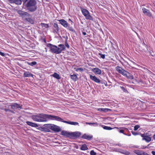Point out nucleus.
Masks as SVG:
<instances>
[{"label":"nucleus","mask_w":155,"mask_h":155,"mask_svg":"<svg viewBox=\"0 0 155 155\" xmlns=\"http://www.w3.org/2000/svg\"><path fill=\"white\" fill-rule=\"evenodd\" d=\"M25 4V7L30 12H35L37 8V2L36 0H21Z\"/></svg>","instance_id":"1"},{"label":"nucleus","mask_w":155,"mask_h":155,"mask_svg":"<svg viewBox=\"0 0 155 155\" xmlns=\"http://www.w3.org/2000/svg\"><path fill=\"white\" fill-rule=\"evenodd\" d=\"M32 117L33 120L35 121L38 122H45L47 121L46 117ZM55 118V119L58 121H61L64 123V121H66L64 120L62 118L60 117H51Z\"/></svg>","instance_id":"2"},{"label":"nucleus","mask_w":155,"mask_h":155,"mask_svg":"<svg viewBox=\"0 0 155 155\" xmlns=\"http://www.w3.org/2000/svg\"><path fill=\"white\" fill-rule=\"evenodd\" d=\"M116 69L117 71L119 73L123 75L124 76L127 77H128V78L130 79H133L134 77L132 75H130V77H129V76H128V74L130 75V73L124 70L121 67L117 66L116 67Z\"/></svg>","instance_id":"3"},{"label":"nucleus","mask_w":155,"mask_h":155,"mask_svg":"<svg viewBox=\"0 0 155 155\" xmlns=\"http://www.w3.org/2000/svg\"><path fill=\"white\" fill-rule=\"evenodd\" d=\"M80 9L83 15L85 17L86 19L94 21V19L90 15L89 11L82 7H80Z\"/></svg>","instance_id":"4"},{"label":"nucleus","mask_w":155,"mask_h":155,"mask_svg":"<svg viewBox=\"0 0 155 155\" xmlns=\"http://www.w3.org/2000/svg\"><path fill=\"white\" fill-rule=\"evenodd\" d=\"M47 46L50 48V50L52 52L56 54H60V52L58 50V47L57 46L50 43L47 44Z\"/></svg>","instance_id":"5"},{"label":"nucleus","mask_w":155,"mask_h":155,"mask_svg":"<svg viewBox=\"0 0 155 155\" xmlns=\"http://www.w3.org/2000/svg\"><path fill=\"white\" fill-rule=\"evenodd\" d=\"M47 127L55 132H59L61 130V129L59 126L53 124H48Z\"/></svg>","instance_id":"6"},{"label":"nucleus","mask_w":155,"mask_h":155,"mask_svg":"<svg viewBox=\"0 0 155 155\" xmlns=\"http://www.w3.org/2000/svg\"><path fill=\"white\" fill-rule=\"evenodd\" d=\"M18 13L22 17V18L25 17H29L31 16L30 14L27 12H25L21 10H19L18 11Z\"/></svg>","instance_id":"7"},{"label":"nucleus","mask_w":155,"mask_h":155,"mask_svg":"<svg viewBox=\"0 0 155 155\" xmlns=\"http://www.w3.org/2000/svg\"><path fill=\"white\" fill-rule=\"evenodd\" d=\"M146 134H141V136L143 137L142 140H145L147 142H149L151 141V138L149 136L146 135Z\"/></svg>","instance_id":"8"},{"label":"nucleus","mask_w":155,"mask_h":155,"mask_svg":"<svg viewBox=\"0 0 155 155\" xmlns=\"http://www.w3.org/2000/svg\"><path fill=\"white\" fill-rule=\"evenodd\" d=\"M11 108L12 109H22V105L16 103H13L11 105Z\"/></svg>","instance_id":"9"},{"label":"nucleus","mask_w":155,"mask_h":155,"mask_svg":"<svg viewBox=\"0 0 155 155\" xmlns=\"http://www.w3.org/2000/svg\"><path fill=\"white\" fill-rule=\"evenodd\" d=\"M147 46L143 42V43L139 46V49L141 51H143L145 52L146 51L148 50L147 48Z\"/></svg>","instance_id":"10"},{"label":"nucleus","mask_w":155,"mask_h":155,"mask_svg":"<svg viewBox=\"0 0 155 155\" xmlns=\"http://www.w3.org/2000/svg\"><path fill=\"white\" fill-rule=\"evenodd\" d=\"M58 21L64 27L67 28L68 26V24L64 20L62 19L59 20Z\"/></svg>","instance_id":"11"},{"label":"nucleus","mask_w":155,"mask_h":155,"mask_svg":"<svg viewBox=\"0 0 155 155\" xmlns=\"http://www.w3.org/2000/svg\"><path fill=\"white\" fill-rule=\"evenodd\" d=\"M142 11L143 13L146 15H147L149 17H151L152 15L150 12L149 10H147L145 8H143L142 9Z\"/></svg>","instance_id":"12"},{"label":"nucleus","mask_w":155,"mask_h":155,"mask_svg":"<svg viewBox=\"0 0 155 155\" xmlns=\"http://www.w3.org/2000/svg\"><path fill=\"white\" fill-rule=\"evenodd\" d=\"M97 110L102 113H106L112 111L111 109L108 108H99Z\"/></svg>","instance_id":"13"},{"label":"nucleus","mask_w":155,"mask_h":155,"mask_svg":"<svg viewBox=\"0 0 155 155\" xmlns=\"http://www.w3.org/2000/svg\"><path fill=\"white\" fill-rule=\"evenodd\" d=\"M90 79L96 83H100L101 82L100 80L95 76H92L90 75Z\"/></svg>","instance_id":"14"},{"label":"nucleus","mask_w":155,"mask_h":155,"mask_svg":"<svg viewBox=\"0 0 155 155\" xmlns=\"http://www.w3.org/2000/svg\"><path fill=\"white\" fill-rule=\"evenodd\" d=\"M11 3H15L17 5H21V0H8Z\"/></svg>","instance_id":"15"},{"label":"nucleus","mask_w":155,"mask_h":155,"mask_svg":"<svg viewBox=\"0 0 155 155\" xmlns=\"http://www.w3.org/2000/svg\"><path fill=\"white\" fill-rule=\"evenodd\" d=\"M92 71L95 74H100L101 73V71L98 68H94L92 69Z\"/></svg>","instance_id":"16"},{"label":"nucleus","mask_w":155,"mask_h":155,"mask_svg":"<svg viewBox=\"0 0 155 155\" xmlns=\"http://www.w3.org/2000/svg\"><path fill=\"white\" fill-rule=\"evenodd\" d=\"M81 135V133L78 132H76L71 133V137H73L75 138L79 137Z\"/></svg>","instance_id":"17"},{"label":"nucleus","mask_w":155,"mask_h":155,"mask_svg":"<svg viewBox=\"0 0 155 155\" xmlns=\"http://www.w3.org/2000/svg\"><path fill=\"white\" fill-rule=\"evenodd\" d=\"M92 135H89L86 134H84L82 136V137L83 139L90 140L92 138Z\"/></svg>","instance_id":"18"},{"label":"nucleus","mask_w":155,"mask_h":155,"mask_svg":"<svg viewBox=\"0 0 155 155\" xmlns=\"http://www.w3.org/2000/svg\"><path fill=\"white\" fill-rule=\"evenodd\" d=\"M61 135H62L66 136L67 137H71V133H69L65 131H62L61 132Z\"/></svg>","instance_id":"19"},{"label":"nucleus","mask_w":155,"mask_h":155,"mask_svg":"<svg viewBox=\"0 0 155 155\" xmlns=\"http://www.w3.org/2000/svg\"><path fill=\"white\" fill-rule=\"evenodd\" d=\"M58 46L59 47H60V48H58V50L60 52V54L61 52L62 51L65 50V47L63 44H60L58 45Z\"/></svg>","instance_id":"20"},{"label":"nucleus","mask_w":155,"mask_h":155,"mask_svg":"<svg viewBox=\"0 0 155 155\" xmlns=\"http://www.w3.org/2000/svg\"><path fill=\"white\" fill-rule=\"evenodd\" d=\"M26 123L28 125L32 127H38V126L37 124L30 121H26Z\"/></svg>","instance_id":"21"},{"label":"nucleus","mask_w":155,"mask_h":155,"mask_svg":"<svg viewBox=\"0 0 155 155\" xmlns=\"http://www.w3.org/2000/svg\"><path fill=\"white\" fill-rule=\"evenodd\" d=\"M48 124H45L44 125V127H43V131L50 132L51 130L49 128L47 127Z\"/></svg>","instance_id":"22"},{"label":"nucleus","mask_w":155,"mask_h":155,"mask_svg":"<svg viewBox=\"0 0 155 155\" xmlns=\"http://www.w3.org/2000/svg\"><path fill=\"white\" fill-rule=\"evenodd\" d=\"M134 152L138 155H143L144 151L139 150H134Z\"/></svg>","instance_id":"23"},{"label":"nucleus","mask_w":155,"mask_h":155,"mask_svg":"<svg viewBox=\"0 0 155 155\" xmlns=\"http://www.w3.org/2000/svg\"><path fill=\"white\" fill-rule=\"evenodd\" d=\"M64 123L74 125H78L79 124L78 123L76 122H73V121H64Z\"/></svg>","instance_id":"24"},{"label":"nucleus","mask_w":155,"mask_h":155,"mask_svg":"<svg viewBox=\"0 0 155 155\" xmlns=\"http://www.w3.org/2000/svg\"><path fill=\"white\" fill-rule=\"evenodd\" d=\"M24 77H33V75L32 74L28 72H25L24 73Z\"/></svg>","instance_id":"25"},{"label":"nucleus","mask_w":155,"mask_h":155,"mask_svg":"<svg viewBox=\"0 0 155 155\" xmlns=\"http://www.w3.org/2000/svg\"><path fill=\"white\" fill-rule=\"evenodd\" d=\"M118 152L125 155H130V154L129 151L127 150H120Z\"/></svg>","instance_id":"26"},{"label":"nucleus","mask_w":155,"mask_h":155,"mask_svg":"<svg viewBox=\"0 0 155 155\" xmlns=\"http://www.w3.org/2000/svg\"><path fill=\"white\" fill-rule=\"evenodd\" d=\"M101 127H103L104 130H110L113 129V128H112L110 127H108L107 126L104 125H100Z\"/></svg>","instance_id":"27"},{"label":"nucleus","mask_w":155,"mask_h":155,"mask_svg":"<svg viewBox=\"0 0 155 155\" xmlns=\"http://www.w3.org/2000/svg\"><path fill=\"white\" fill-rule=\"evenodd\" d=\"M56 116L54 115H49V114H38L37 115H32V116Z\"/></svg>","instance_id":"28"},{"label":"nucleus","mask_w":155,"mask_h":155,"mask_svg":"<svg viewBox=\"0 0 155 155\" xmlns=\"http://www.w3.org/2000/svg\"><path fill=\"white\" fill-rule=\"evenodd\" d=\"M71 79L73 80L74 81H76L78 79L77 75L75 74H73V75H71Z\"/></svg>","instance_id":"29"},{"label":"nucleus","mask_w":155,"mask_h":155,"mask_svg":"<svg viewBox=\"0 0 155 155\" xmlns=\"http://www.w3.org/2000/svg\"><path fill=\"white\" fill-rule=\"evenodd\" d=\"M52 76L58 80L60 79L61 78L59 75L56 73H54L52 74Z\"/></svg>","instance_id":"30"},{"label":"nucleus","mask_w":155,"mask_h":155,"mask_svg":"<svg viewBox=\"0 0 155 155\" xmlns=\"http://www.w3.org/2000/svg\"><path fill=\"white\" fill-rule=\"evenodd\" d=\"M54 27L56 28L54 30V32L57 33L58 31L59 30V28L58 27V25L57 23H54Z\"/></svg>","instance_id":"31"},{"label":"nucleus","mask_w":155,"mask_h":155,"mask_svg":"<svg viewBox=\"0 0 155 155\" xmlns=\"http://www.w3.org/2000/svg\"><path fill=\"white\" fill-rule=\"evenodd\" d=\"M25 19L26 21H28L31 24L34 23V21L32 18L29 17L28 18H25Z\"/></svg>","instance_id":"32"},{"label":"nucleus","mask_w":155,"mask_h":155,"mask_svg":"<svg viewBox=\"0 0 155 155\" xmlns=\"http://www.w3.org/2000/svg\"><path fill=\"white\" fill-rule=\"evenodd\" d=\"M88 147L86 144L83 145L80 148V149L82 150H85L88 149Z\"/></svg>","instance_id":"33"},{"label":"nucleus","mask_w":155,"mask_h":155,"mask_svg":"<svg viewBox=\"0 0 155 155\" xmlns=\"http://www.w3.org/2000/svg\"><path fill=\"white\" fill-rule=\"evenodd\" d=\"M86 124H89V125H93V126H97L98 125V124L97 123H88V122H86Z\"/></svg>","instance_id":"34"},{"label":"nucleus","mask_w":155,"mask_h":155,"mask_svg":"<svg viewBox=\"0 0 155 155\" xmlns=\"http://www.w3.org/2000/svg\"><path fill=\"white\" fill-rule=\"evenodd\" d=\"M3 110H5L6 113H8V114H9V113H14V112L13 111L9 109L4 108Z\"/></svg>","instance_id":"35"},{"label":"nucleus","mask_w":155,"mask_h":155,"mask_svg":"<svg viewBox=\"0 0 155 155\" xmlns=\"http://www.w3.org/2000/svg\"><path fill=\"white\" fill-rule=\"evenodd\" d=\"M68 29L70 31H72L73 32H75V31L73 28L72 27H70V26H68Z\"/></svg>","instance_id":"36"},{"label":"nucleus","mask_w":155,"mask_h":155,"mask_svg":"<svg viewBox=\"0 0 155 155\" xmlns=\"http://www.w3.org/2000/svg\"><path fill=\"white\" fill-rule=\"evenodd\" d=\"M68 37H66V40L65 41V46L68 48H69V47H70V46L68 44V42H67V39H68Z\"/></svg>","instance_id":"37"},{"label":"nucleus","mask_w":155,"mask_h":155,"mask_svg":"<svg viewBox=\"0 0 155 155\" xmlns=\"http://www.w3.org/2000/svg\"><path fill=\"white\" fill-rule=\"evenodd\" d=\"M41 25L42 27H45V28H48L49 27L48 25L47 24L41 23Z\"/></svg>","instance_id":"38"},{"label":"nucleus","mask_w":155,"mask_h":155,"mask_svg":"<svg viewBox=\"0 0 155 155\" xmlns=\"http://www.w3.org/2000/svg\"><path fill=\"white\" fill-rule=\"evenodd\" d=\"M28 64L29 65L33 66L34 65L36 64H37V62L35 61H33L31 63H28Z\"/></svg>","instance_id":"39"},{"label":"nucleus","mask_w":155,"mask_h":155,"mask_svg":"<svg viewBox=\"0 0 155 155\" xmlns=\"http://www.w3.org/2000/svg\"><path fill=\"white\" fill-rule=\"evenodd\" d=\"M140 127V126L139 125H135L134 127V130L136 131L138 130Z\"/></svg>","instance_id":"40"},{"label":"nucleus","mask_w":155,"mask_h":155,"mask_svg":"<svg viewBox=\"0 0 155 155\" xmlns=\"http://www.w3.org/2000/svg\"><path fill=\"white\" fill-rule=\"evenodd\" d=\"M76 71H80L81 72H82L83 71V69L82 68H77L76 69Z\"/></svg>","instance_id":"41"},{"label":"nucleus","mask_w":155,"mask_h":155,"mask_svg":"<svg viewBox=\"0 0 155 155\" xmlns=\"http://www.w3.org/2000/svg\"><path fill=\"white\" fill-rule=\"evenodd\" d=\"M90 154L91 155H96V153L94 150H92L90 152Z\"/></svg>","instance_id":"42"},{"label":"nucleus","mask_w":155,"mask_h":155,"mask_svg":"<svg viewBox=\"0 0 155 155\" xmlns=\"http://www.w3.org/2000/svg\"><path fill=\"white\" fill-rule=\"evenodd\" d=\"M98 55L100 56L101 58H102L103 59L105 58V55L104 54H102L101 53H99Z\"/></svg>","instance_id":"43"},{"label":"nucleus","mask_w":155,"mask_h":155,"mask_svg":"<svg viewBox=\"0 0 155 155\" xmlns=\"http://www.w3.org/2000/svg\"><path fill=\"white\" fill-rule=\"evenodd\" d=\"M131 133L133 135L135 136L138 135L139 134L138 133L136 132L133 131H131Z\"/></svg>","instance_id":"44"},{"label":"nucleus","mask_w":155,"mask_h":155,"mask_svg":"<svg viewBox=\"0 0 155 155\" xmlns=\"http://www.w3.org/2000/svg\"><path fill=\"white\" fill-rule=\"evenodd\" d=\"M120 87L121 88V89H122V90H123V91L124 92H127V90L124 87H123V86L121 87Z\"/></svg>","instance_id":"45"},{"label":"nucleus","mask_w":155,"mask_h":155,"mask_svg":"<svg viewBox=\"0 0 155 155\" xmlns=\"http://www.w3.org/2000/svg\"><path fill=\"white\" fill-rule=\"evenodd\" d=\"M38 129L39 130L43 131V127H39L38 128Z\"/></svg>","instance_id":"46"},{"label":"nucleus","mask_w":155,"mask_h":155,"mask_svg":"<svg viewBox=\"0 0 155 155\" xmlns=\"http://www.w3.org/2000/svg\"><path fill=\"white\" fill-rule=\"evenodd\" d=\"M119 131L120 133L124 134V130H122V129L120 130H119Z\"/></svg>","instance_id":"47"},{"label":"nucleus","mask_w":155,"mask_h":155,"mask_svg":"<svg viewBox=\"0 0 155 155\" xmlns=\"http://www.w3.org/2000/svg\"><path fill=\"white\" fill-rule=\"evenodd\" d=\"M0 54L2 56L4 57L5 56V54L4 53L0 51Z\"/></svg>","instance_id":"48"},{"label":"nucleus","mask_w":155,"mask_h":155,"mask_svg":"<svg viewBox=\"0 0 155 155\" xmlns=\"http://www.w3.org/2000/svg\"><path fill=\"white\" fill-rule=\"evenodd\" d=\"M146 148H147V147H146L144 146H143L141 147V149H146Z\"/></svg>","instance_id":"49"},{"label":"nucleus","mask_w":155,"mask_h":155,"mask_svg":"<svg viewBox=\"0 0 155 155\" xmlns=\"http://www.w3.org/2000/svg\"><path fill=\"white\" fill-rule=\"evenodd\" d=\"M143 155H150L147 153H146L144 152H143Z\"/></svg>","instance_id":"50"},{"label":"nucleus","mask_w":155,"mask_h":155,"mask_svg":"<svg viewBox=\"0 0 155 155\" xmlns=\"http://www.w3.org/2000/svg\"><path fill=\"white\" fill-rule=\"evenodd\" d=\"M151 153L153 155H155V151H152L151 152Z\"/></svg>","instance_id":"51"},{"label":"nucleus","mask_w":155,"mask_h":155,"mask_svg":"<svg viewBox=\"0 0 155 155\" xmlns=\"http://www.w3.org/2000/svg\"><path fill=\"white\" fill-rule=\"evenodd\" d=\"M82 34L84 35H86V33L85 32H83Z\"/></svg>","instance_id":"52"},{"label":"nucleus","mask_w":155,"mask_h":155,"mask_svg":"<svg viewBox=\"0 0 155 155\" xmlns=\"http://www.w3.org/2000/svg\"><path fill=\"white\" fill-rule=\"evenodd\" d=\"M149 53L151 55H152L153 57V55L152 54H151L152 53L151 51H149Z\"/></svg>","instance_id":"53"},{"label":"nucleus","mask_w":155,"mask_h":155,"mask_svg":"<svg viewBox=\"0 0 155 155\" xmlns=\"http://www.w3.org/2000/svg\"><path fill=\"white\" fill-rule=\"evenodd\" d=\"M153 138L155 140V134L153 135Z\"/></svg>","instance_id":"54"},{"label":"nucleus","mask_w":155,"mask_h":155,"mask_svg":"<svg viewBox=\"0 0 155 155\" xmlns=\"http://www.w3.org/2000/svg\"><path fill=\"white\" fill-rule=\"evenodd\" d=\"M43 41L45 43H46V41L45 39H44Z\"/></svg>","instance_id":"55"},{"label":"nucleus","mask_w":155,"mask_h":155,"mask_svg":"<svg viewBox=\"0 0 155 155\" xmlns=\"http://www.w3.org/2000/svg\"><path fill=\"white\" fill-rule=\"evenodd\" d=\"M69 21H71L72 22V21L71 20V19H69Z\"/></svg>","instance_id":"56"},{"label":"nucleus","mask_w":155,"mask_h":155,"mask_svg":"<svg viewBox=\"0 0 155 155\" xmlns=\"http://www.w3.org/2000/svg\"><path fill=\"white\" fill-rule=\"evenodd\" d=\"M150 116H154V117H155V115H154V116L151 115Z\"/></svg>","instance_id":"57"},{"label":"nucleus","mask_w":155,"mask_h":155,"mask_svg":"<svg viewBox=\"0 0 155 155\" xmlns=\"http://www.w3.org/2000/svg\"><path fill=\"white\" fill-rule=\"evenodd\" d=\"M115 128H118L117 127H115Z\"/></svg>","instance_id":"58"}]
</instances>
